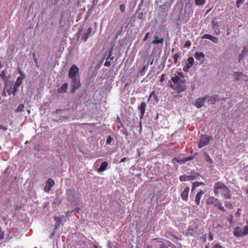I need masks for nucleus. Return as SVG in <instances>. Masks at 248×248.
I'll list each match as a JSON object with an SVG mask.
<instances>
[{"mask_svg":"<svg viewBox=\"0 0 248 248\" xmlns=\"http://www.w3.org/2000/svg\"><path fill=\"white\" fill-rule=\"evenodd\" d=\"M169 84L171 89L178 93L183 92L186 88V80L181 78L176 74L171 77L170 80L169 81Z\"/></svg>","mask_w":248,"mask_h":248,"instance_id":"1","label":"nucleus"},{"mask_svg":"<svg viewBox=\"0 0 248 248\" xmlns=\"http://www.w3.org/2000/svg\"><path fill=\"white\" fill-rule=\"evenodd\" d=\"M219 190L222 191L225 199L229 200L231 198L230 190L229 188L222 182H217L215 184L214 186V192L216 196L218 194Z\"/></svg>","mask_w":248,"mask_h":248,"instance_id":"2","label":"nucleus"},{"mask_svg":"<svg viewBox=\"0 0 248 248\" xmlns=\"http://www.w3.org/2000/svg\"><path fill=\"white\" fill-rule=\"evenodd\" d=\"M199 176L200 174L198 172H192L189 175H181L179 177V180L181 182L195 180Z\"/></svg>","mask_w":248,"mask_h":248,"instance_id":"3","label":"nucleus"},{"mask_svg":"<svg viewBox=\"0 0 248 248\" xmlns=\"http://www.w3.org/2000/svg\"><path fill=\"white\" fill-rule=\"evenodd\" d=\"M79 69L76 64H73L70 67L68 77L69 78L79 77L78 75Z\"/></svg>","mask_w":248,"mask_h":248,"instance_id":"4","label":"nucleus"},{"mask_svg":"<svg viewBox=\"0 0 248 248\" xmlns=\"http://www.w3.org/2000/svg\"><path fill=\"white\" fill-rule=\"evenodd\" d=\"M70 79H71V93H74L75 91L81 86L80 78L79 77H77Z\"/></svg>","mask_w":248,"mask_h":248,"instance_id":"5","label":"nucleus"},{"mask_svg":"<svg viewBox=\"0 0 248 248\" xmlns=\"http://www.w3.org/2000/svg\"><path fill=\"white\" fill-rule=\"evenodd\" d=\"M211 137L206 135H202L200 139V141L198 144V147L201 148L204 146L207 145L210 141Z\"/></svg>","mask_w":248,"mask_h":248,"instance_id":"6","label":"nucleus"},{"mask_svg":"<svg viewBox=\"0 0 248 248\" xmlns=\"http://www.w3.org/2000/svg\"><path fill=\"white\" fill-rule=\"evenodd\" d=\"M233 76L235 79L237 81L243 80L244 81H247L248 80V77L241 72H234Z\"/></svg>","mask_w":248,"mask_h":248,"instance_id":"7","label":"nucleus"},{"mask_svg":"<svg viewBox=\"0 0 248 248\" xmlns=\"http://www.w3.org/2000/svg\"><path fill=\"white\" fill-rule=\"evenodd\" d=\"M206 101V97H203L199 98L196 99L193 103V105L197 108H201L204 106V104Z\"/></svg>","mask_w":248,"mask_h":248,"instance_id":"8","label":"nucleus"},{"mask_svg":"<svg viewBox=\"0 0 248 248\" xmlns=\"http://www.w3.org/2000/svg\"><path fill=\"white\" fill-rule=\"evenodd\" d=\"M194 60L192 57H190L187 59V63L183 67V71L188 72L189 69L193 65Z\"/></svg>","mask_w":248,"mask_h":248,"instance_id":"9","label":"nucleus"},{"mask_svg":"<svg viewBox=\"0 0 248 248\" xmlns=\"http://www.w3.org/2000/svg\"><path fill=\"white\" fill-rule=\"evenodd\" d=\"M66 194L68 201L71 202H74L75 201V192L74 191L71 189H67Z\"/></svg>","mask_w":248,"mask_h":248,"instance_id":"10","label":"nucleus"},{"mask_svg":"<svg viewBox=\"0 0 248 248\" xmlns=\"http://www.w3.org/2000/svg\"><path fill=\"white\" fill-rule=\"evenodd\" d=\"M189 9H185L184 11H182L181 13L180 16V19L182 20H185V21L188 19L189 17Z\"/></svg>","mask_w":248,"mask_h":248,"instance_id":"11","label":"nucleus"},{"mask_svg":"<svg viewBox=\"0 0 248 248\" xmlns=\"http://www.w3.org/2000/svg\"><path fill=\"white\" fill-rule=\"evenodd\" d=\"M114 59V57L112 56V49L109 51L108 55L106 59V61L104 63L106 67H109L111 65L110 61Z\"/></svg>","mask_w":248,"mask_h":248,"instance_id":"12","label":"nucleus"},{"mask_svg":"<svg viewBox=\"0 0 248 248\" xmlns=\"http://www.w3.org/2000/svg\"><path fill=\"white\" fill-rule=\"evenodd\" d=\"M204 97H206V100L208 105L214 104L217 99V95H214L212 96H209L208 95H205Z\"/></svg>","mask_w":248,"mask_h":248,"instance_id":"13","label":"nucleus"},{"mask_svg":"<svg viewBox=\"0 0 248 248\" xmlns=\"http://www.w3.org/2000/svg\"><path fill=\"white\" fill-rule=\"evenodd\" d=\"M248 53V45L244 46L243 50L241 53L239 54L238 57V62H240L245 57L247 56Z\"/></svg>","mask_w":248,"mask_h":248,"instance_id":"14","label":"nucleus"},{"mask_svg":"<svg viewBox=\"0 0 248 248\" xmlns=\"http://www.w3.org/2000/svg\"><path fill=\"white\" fill-rule=\"evenodd\" d=\"M54 185V181L49 178L46 183V185L44 188V190L45 192H49L51 189V187Z\"/></svg>","mask_w":248,"mask_h":248,"instance_id":"15","label":"nucleus"},{"mask_svg":"<svg viewBox=\"0 0 248 248\" xmlns=\"http://www.w3.org/2000/svg\"><path fill=\"white\" fill-rule=\"evenodd\" d=\"M146 107V104L144 102H141L140 106L138 107V110L140 112V119H142L144 115Z\"/></svg>","mask_w":248,"mask_h":248,"instance_id":"16","label":"nucleus"},{"mask_svg":"<svg viewBox=\"0 0 248 248\" xmlns=\"http://www.w3.org/2000/svg\"><path fill=\"white\" fill-rule=\"evenodd\" d=\"M219 202V201L217 199L213 197H209L206 201V202L208 204L214 205V206H216Z\"/></svg>","mask_w":248,"mask_h":248,"instance_id":"17","label":"nucleus"},{"mask_svg":"<svg viewBox=\"0 0 248 248\" xmlns=\"http://www.w3.org/2000/svg\"><path fill=\"white\" fill-rule=\"evenodd\" d=\"M189 191L188 187H186L181 194V198L184 201H187L188 199V195Z\"/></svg>","mask_w":248,"mask_h":248,"instance_id":"18","label":"nucleus"},{"mask_svg":"<svg viewBox=\"0 0 248 248\" xmlns=\"http://www.w3.org/2000/svg\"><path fill=\"white\" fill-rule=\"evenodd\" d=\"M92 31V28L90 27L87 30V31L84 32L81 37V39L83 40L84 42H86L89 38V35H90L91 32Z\"/></svg>","mask_w":248,"mask_h":248,"instance_id":"19","label":"nucleus"},{"mask_svg":"<svg viewBox=\"0 0 248 248\" xmlns=\"http://www.w3.org/2000/svg\"><path fill=\"white\" fill-rule=\"evenodd\" d=\"M204 193V192L200 189L196 194L195 202L197 205H199L200 204V200Z\"/></svg>","mask_w":248,"mask_h":248,"instance_id":"20","label":"nucleus"},{"mask_svg":"<svg viewBox=\"0 0 248 248\" xmlns=\"http://www.w3.org/2000/svg\"><path fill=\"white\" fill-rule=\"evenodd\" d=\"M233 233L234 236L236 237L243 236L242 230L239 227H236L234 228Z\"/></svg>","mask_w":248,"mask_h":248,"instance_id":"21","label":"nucleus"},{"mask_svg":"<svg viewBox=\"0 0 248 248\" xmlns=\"http://www.w3.org/2000/svg\"><path fill=\"white\" fill-rule=\"evenodd\" d=\"M154 38L155 40L152 42V44L153 45L162 44L164 41L163 38H159L158 36L156 35L154 36Z\"/></svg>","mask_w":248,"mask_h":248,"instance_id":"22","label":"nucleus"},{"mask_svg":"<svg viewBox=\"0 0 248 248\" xmlns=\"http://www.w3.org/2000/svg\"><path fill=\"white\" fill-rule=\"evenodd\" d=\"M25 78V75L24 74H21V76L18 77L16 80V81L14 85L16 87H19L22 84V80Z\"/></svg>","mask_w":248,"mask_h":248,"instance_id":"23","label":"nucleus"},{"mask_svg":"<svg viewBox=\"0 0 248 248\" xmlns=\"http://www.w3.org/2000/svg\"><path fill=\"white\" fill-rule=\"evenodd\" d=\"M68 84L67 83H63L62 86L58 90L59 93H65L67 92L68 88Z\"/></svg>","mask_w":248,"mask_h":248,"instance_id":"24","label":"nucleus"},{"mask_svg":"<svg viewBox=\"0 0 248 248\" xmlns=\"http://www.w3.org/2000/svg\"><path fill=\"white\" fill-rule=\"evenodd\" d=\"M108 165V163L107 162H106V161L103 162L101 163L100 167L98 169L97 171L99 172H103V171H105L106 170Z\"/></svg>","mask_w":248,"mask_h":248,"instance_id":"25","label":"nucleus"},{"mask_svg":"<svg viewBox=\"0 0 248 248\" xmlns=\"http://www.w3.org/2000/svg\"><path fill=\"white\" fill-rule=\"evenodd\" d=\"M152 241H157L158 242H159V248H168V246L162 241V239L161 238H155L153 239Z\"/></svg>","mask_w":248,"mask_h":248,"instance_id":"26","label":"nucleus"},{"mask_svg":"<svg viewBox=\"0 0 248 248\" xmlns=\"http://www.w3.org/2000/svg\"><path fill=\"white\" fill-rule=\"evenodd\" d=\"M194 57L197 60H201L202 58L205 57V55L202 52H196L194 54Z\"/></svg>","mask_w":248,"mask_h":248,"instance_id":"27","label":"nucleus"},{"mask_svg":"<svg viewBox=\"0 0 248 248\" xmlns=\"http://www.w3.org/2000/svg\"><path fill=\"white\" fill-rule=\"evenodd\" d=\"M54 220L56 222L60 223V224L63 222L65 221V217L63 216L60 217H55Z\"/></svg>","mask_w":248,"mask_h":248,"instance_id":"28","label":"nucleus"},{"mask_svg":"<svg viewBox=\"0 0 248 248\" xmlns=\"http://www.w3.org/2000/svg\"><path fill=\"white\" fill-rule=\"evenodd\" d=\"M118 127L119 128H120L121 127L122 128V129L120 130L121 132L122 133L124 134V135H125L126 136H128L129 135V133H128L127 130L124 127V125L123 124H121V126H119Z\"/></svg>","mask_w":248,"mask_h":248,"instance_id":"29","label":"nucleus"},{"mask_svg":"<svg viewBox=\"0 0 248 248\" xmlns=\"http://www.w3.org/2000/svg\"><path fill=\"white\" fill-rule=\"evenodd\" d=\"M201 185H204V184L202 182H195L192 184V190L194 189L196 187H198L199 186Z\"/></svg>","mask_w":248,"mask_h":248,"instance_id":"30","label":"nucleus"},{"mask_svg":"<svg viewBox=\"0 0 248 248\" xmlns=\"http://www.w3.org/2000/svg\"><path fill=\"white\" fill-rule=\"evenodd\" d=\"M204 155L205 156V159L206 161L209 163H212L213 162L212 159L210 157L208 154L206 153H204Z\"/></svg>","mask_w":248,"mask_h":248,"instance_id":"31","label":"nucleus"},{"mask_svg":"<svg viewBox=\"0 0 248 248\" xmlns=\"http://www.w3.org/2000/svg\"><path fill=\"white\" fill-rule=\"evenodd\" d=\"M0 77L1 79L5 82L8 80V78L6 77L5 72L4 71H2L0 73Z\"/></svg>","mask_w":248,"mask_h":248,"instance_id":"32","label":"nucleus"},{"mask_svg":"<svg viewBox=\"0 0 248 248\" xmlns=\"http://www.w3.org/2000/svg\"><path fill=\"white\" fill-rule=\"evenodd\" d=\"M219 210L224 212L225 211V208L222 206V204L220 202H219L216 206Z\"/></svg>","mask_w":248,"mask_h":248,"instance_id":"33","label":"nucleus"},{"mask_svg":"<svg viewBox=\"0 0 248 248\" xmlns=\"http://www.w3.org/2000/svg\"><path fill=\"white\" fill-rule=\"evenodd\" d=\"M180 57V54L179 53L175 54L173 57L174 62L175 63L177 62L178 59Z\"/></svg>","mask_w":248,"mask_h":248,"instance_id":"34","label":"nucleus"},{"mask_svg":"<svg viewBox=\"0 0 248 248\" xmlns=\"http://www.w3.org/2000/svg\"><path fill=\"white\" fill-rule=\"evenodd\" d=\"M24 105L23 104H20L16 108L17 112H22L23 111Z\"/></svg>","mask_w":248,"mask_h":248,"instance_id":"35","label":"nucleus"},{"mask_svg":"<svg viewBox=\"0 0 248 248\" xmlns=\"http://www.w3.org/2000/svg\"><path fill=\"white\" fill-rule=\"evenodd\" d=\"M243 236L248 234V226H245L242 232Z\"/></svg>","mask_w":248,"mask_h":248,"instance_id":"36","label":"nucleus"},{"mask_svg":"<svg viewBox=\"0 0 248 248\" xmlns=\"http://www.w3.org/2000/svg\"><path fill=\"white\" fill-rule=\"evenodd\" d=\"M195 3L198 5H202L205 2V0H195Z\"/></svg>","mask_w":248,"mask_h":248,"instance_id":"37","label":"nucleus"},{"mask_svg":"<svg viewBox=\"0 0 248 248\" xmlns=\"http://www.w3.org/2000/svg\"><path fill=\"white\" fill-rule=\"evenodd\" d=\"M212 35H210V34H204L202 37V39H207L208 40H210L211 39V37H212Z\"/></svg>","mask_w":248,"mask_h":248,"instance_id":"38","label":"nucleus"},{"mask_svg":"<svg viewBox=\"0 0 248 248\" xmlns=\"http://www.w3.org/2000/svg\"><path fill=\"white\" fill-rule=\"evenodd\" d=\"M245 1V0H237L236 2V5L237 8H239L240 5L243 4Z\"/></svg>","mask_w":248,"mask_h":248,"instance_id":"39","label":"nucleus"},{"mask_svg":"<svg viewBox=\"0 0 248 248\" xmlns=\"http://www.w3.org/2000/svg\"><path fill=\"white\" fill-rule=\"evenodd\" d=\"M210 40L216 44H217L218 42V38L213 36H212Z\"/></svg>","mask_w":248,"mask_h":248,"instance_id":"40","label":"nucleus"},{"mask_svg":"<svg viewBox=\"0 0 248 248\" xmlns=\"http://www.w3.org/2000/svg\"><path fill=\"white\" fill-rule=\"evenodd\" d=\"M18 87L16 86L15 85H14L13 88V94L15 95L16 93L18 91Z\"/></svg>","mask_w":248,"mask_h":248,"instance_id":"41","label":"nucleus"},{"mask_svg":"<svg viewBox=\"0 0 248 248\" xmlns=\"http://www.w3.org/2000/svg\"><path fill=\"white\" fill-rule=\"evenodd\" d=\"M175 161H176V162L179 163H184V161L183 160H180L178 158L175 157L173 159V161L174 163H175Z\"/></svg>","mask_w":248,"mask_h":248,"instance_id":"42","label":"nucleus"},{"mask_svg":"<svg viewBox=\"0 0 248 248\" xmlns=\"http://www.w3.org/2000/svg\"><path fill=\"white\" fill-rule=\"evenodd\" d=\"M120 10L122 13H124L125 11V5L124 4L120 5Z\"/></svg>","mask_w":248,"mask_h":248,"instance_id":"43","label":"nucleus"},{"mask_svg":"<svg viewBox=\"0 0 248 248\" xmlns=\"http://www.w3.org/2000/svg\"><path fill=\"white\" fill-rule=\"evenodd\" d=\"M113 139L110 136H109L107 140V143L108 144H110L112 140Z\"/></svg>","mask_w":248,"mask_h":248,"instance_id":"44","label":"nucleus"},{"mask_svg":"<svg viewBox=\"0 0 248 248\" xmlns=\"http://www.w3.org/2000/svg\"><path fill=\"white\" fill-rule=\"evenodd\" d=\"M191 42L190 41H187L185 43L184 46L186 47H188L191 46Z\"/></svg>","mask_w":248,"mask_h":248,"instance_id":"45","label":"nucleus"},{"mask_svg":"<svg viewBox=\"0 0 248 248\" xmlns=\"http://www.w3.org/2000/svg\"><path fill=\"white\" fill-rule=\"evenodd\" d=\"M149 34H150V32H147V33L145 34V36H144V38H143V41H146L147 40V39H148V37H149Z\"/></svg>","mask_w":248,"mask_h":248,"instance_id":"46","label":"nucleus"},{"mask_svg":"<svg viewBox=\"0 0 248 248\" xmlns=\"http://www.w3.org/2000/svg\"><path fill=\"white\" fill-rule=\"evenodd\" d=\"M241 209L239 208L238 209L237 212L235 213V216H236V217H239L240 216V211H241Z\"/></svg>","mask_w":248,"mask_h":248,"instance_id":"47","label":"nucleus"},{"mask_svg":"<svg viewBox=\"0 0 248 248\" xmlns=\"http://www.w3.org/2000/svg\"><path fill=\"white\" fill-rule=\"evenodd\" d=\"M228 221L230 223H232L233 222V216L231 215L228 218Z\"/></svg>","mask_w":248,"mask_h":248,"instance_id":"48","label":"nucleus"},{"mask_svg":"<svg viewBox=\"0 0 248 248\" xmlns=\"http://www.w3.org/2000/svg\"><path fill=\"white\" fill-rule=\"evenodd\" d=\"M176 73L180 78H184V74L182 72H177Z\"/></svg>","mask_w":248,"mask_h":248,"instance_id":"49","label":"nucleus"},{"mask_svg":"<svg viewBox=\"0 0 248 248\" xmlns=\"http://www.w3.org/2000/svg\"><path fill=\"white\" fill-rule=\"evenodd\" d=\"M60 227V223L56 222L54 225V230L58 229Z\"/></svg>","mask_w":248,"mask_h":248,"instance_id":"50","label":"nucleus"},{"mask_svg":"<svg viewBox=\"0 0 248 248\" xmlns=\"http://www.w3.org/2000/svg\"><path fill=\"white\" fill-rule=\"evenodd\" d=\"M222 247L219 244L216 243L214 245L213 248H222Z\"/></svg>","mask_w":248,"mask_h":248,"instance_id":"51","label":"nucleus"},{"mask_svg":"<svg viewBox=\"0 0 248 248\" xmlns=\"http://www.w3.org/2000/svg\"><path fill=\"white\" fill-rule=\"evenodd\" d=\"M4 237V232L2 231L0 228V240L2 239Z\"/></svg>","mask_w":248,"mask_h":248,"instance_id":"52","label":"nucleus"},{"mask_svg":"<svg viewBox=\"0 0 248 248\" xmlns=\"http://www.w3.org/2000/svg\"><path fill=\"white\" fill-rule=\"evenodd\" d=\"M165 76H166V75L165 74H163L161 75V77H160V81L161 82L164 81Z\"/></svg>","mask_w":248,"mask_h":248,"instance_id":"53","label":"nucleus"},{"mask_svg":"<svg viewBox=\"0 0 248 248\" xmlns=\"http://www.w3.org/2000/svg\"><path fill=\"white\" fill-rule=\"evenodd\" d=\"M214 239L213 235L212 233L210 232L209 233V239L210 241H212Z\"/></svg>","mask_w":248,"mask_h":248,"instance_id":"54","label":"nucleus"},{"mask_svg":"<svg viewBox=\"0 0 248 248\" xmlns=\"http://www.w3.org/2000/svg\"><path fill=\"white\" fill-rule=\"evenodd\" d=\"M7 127L4 126L2 125H0V129H3L4 131H6L7 130Z\"/></svg>","mask_w":248,"mask_h":248,"instance_id":"55","label":"nucleus"},{"mask_svg":"<svg viewBox=\"0 0 248 248\" xmlns=\"http://www.w3.org/2000/svg\"><path fill=\"white\" fill-rule=\"evenodd\" d=\"M143 13L141 12L138 15V18H139L140 19H142L143 18Z\"/></svg>","mask_w":248,"mask_h":248,"instance_id":"56","label":"nucleus"},{"mask_svg":"<svg viewBox=\"0 0 248 248\" xmlns=\"http://www.w3.org/2000/svg\"><path fill=\"white\" fill-rule=\"evenodd\" d=\"M155 93L154 92H152L150 93V95H149V98H151L152 97H154V96L155 95Z\"/></svg>","mask_w":248,"mask_h":248,"instance_id":"57","label":"nucleus"},{"mask_svg":"<svg viewBox=\"0 0 248 248\" xmlns=\"http://www.w3.org/2000/svg\"><path fill=\"white\" fill-rule=\"evenodd\" d=\"M153 242H155V246L157 248H159V242H158L157 241H152Z\"/></svg>","mask_w":248,"mask_h":248,"instance_id":"58","label":"nucleus"},{"mask_svg":"<svg viewBox=\"0 0 248 248\" xmlns=\"http://www.w3.org/2000/svg\"><path fill=\"white\" fill-rule=\"evenodd\" d=\"M148 64H147V65H144L142 68V69L141 70L140 72H142L144 70L147 69L148 68Z\"/></svg>","mask_w":248,"mask_h":248,"instance_id":"59","label":"nucleus"},{"mask_svg":"<svg viewBox=\"0 0 248 248\" xmlns=\"http://www.w3.org/2000/svg\"><path fill=\"white\" fill-rule=\"evenodd\" d=\"M126 157H124L123 158H122L119 162V163H123V162H124L126 160Z\"/></svg>","mask_w":248,"mask_h":248,"instance_id":"60","label":"nucleus"},{"mask_svg":"<svg viewBox=\"0 0 248 248\" xmlns=\"http://www.w3.org/2000/svg\"><path fill=\"white\" fill-rule=\"evenodd\" d=\"M71 213H72V212H70V211H67V212H66V213H65L66 216H70V215H71Z\"/></svg>","mask_w":248,"mask_h":248,"instance_id":"61","label":"nucleus"},{"mask_svg":"<svg viewBox=\"0 0 248 248\" xmlns=\"http://www.w3.org/2000/svg\"><path fill=\"white\" fill-rule=\"evenodd\" d=\"M154 98L156 101V102H157V96L156 94H155L154 96Z\"/></svg>","mask_w":248,"mask_h":248,"instance_id":"62","label":"nucleus"},{"mask_svg":"<svg viewBox=\"0 0 248 248\" xmlns=\"http://www.w3.org/2000/svg\"><path fill=\"white\" fill-rule=\"evenodd\" d=\"M18 72L20 74V76H21V74H24L20 69H19Z\"/></svg>","mask_w":248,"mask_h":248,"instance_id":"63","label":"nucleus"},{"mask_svg":"<svg viewBox=\"0 0 248 248\" xmlns=\"http://www.w3.org/2000/svg\"><path fill=\"white\" fill-rule=\"evenodd\" d=\"M62 110L61 109H57L56 110L55 112L56 113H59V112L61 111Z\"/></svg>","mask_w":248,"mask_h":248,"instance_id":"64","label":"nucleus"}]
</instances>
